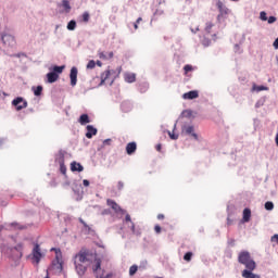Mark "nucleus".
<instances>
[{
	"label": "nucleus",
	"instance_id": "60",
	"mask_svg": "<svg viewBox=\"0 0 278 278\" xmlns=\"http://www.w3.org/2000/svg\"><path fill=\"white\" fill-rule=\"evenodd\" d=\"M0 231H3V226H0Z\"/></svg>",
	"mask_w": 278,
	"mask_h": 278
},
{
	"label": "nucleus",
	"instance_id": "8",
	"mask_svg": "<svg viewBox=\"0 0 278 278\" xmlns=\"http://www.w3.org/2000/svg\"><path fill=\"white\" fill-rule=\"evenodd\" d=\"M106 205H109V207H112L115 214H121V212H123V208H121V205H118V203H116V201L112 199L106 200Z\"/></svg>",
	"mask_w": 278,
	"mask_h": 278
},
{
	"label": "nucleus",
	"instance_id": "42",
	"mask_svg": "<svg viewBox=\"0 0 278 278\" xmlns=\"http://www.w3.org/2000/svg\"><path fill=\"white\" fill-rule=\"evenodd\" d=\"M125 188V182L124 181H118L117 182V190H123Z\"/></svg>",
	"mask_w": 278,
	"mask_h": 278
},
{
	"label": "nucleus",
	"instance_id": "57",
	"mask_svg": "<svg viewBox=\"0 0 278 278\" xmlns=\"http://www.w3.org/2000/svg\"><path fill=\"white\" fill-rule=\"evenodd\" d=\"M275 142H276V144L278 147V134L276 135Z\"/></svg>",
	"mask_w": 278,
	"mask_h": 278
},
{
	"label": "nucleus",
	"instance_id": "47",
	"mask_svg": "<svg viewBox=\"0 0 278 278\" xmlns=\"http://www.w3.org/2000/svg\"><path fill=\"white\" fill-rule=\"evenodd\" d=\"M155 149H156V151L161 152L162 151V143L156 144Z\"/></svg>",
	"mask_w": 278,
	"mask_h": 278
},
{
	"label": "nucleus",
	"instance_id": "51",
	"mask_svg": "<svg viewBox=\"0 0 278 278\" xmlns=\"http://www.w3.org/2000/svg\"><path fill=\"white\" fill-rule=\"evenodd\" d=\"M157 219H159V220H164V214H159V215H157Z\"/></svg>",
	"mask_w": 278,
	"mask_h": 278
},
{
	"label": "nucleus",
	"instance_id": "33",
	"mask_svg": "<svg viewBox=\"0 0 278 278\" xmlns=\"http://www.w3.org/2000/svg\"><path fill=\"white\" fill-rule=\"evenodd\" d=\"M136 273H138V266H136V265L130 266L129 275L134 276V275H136Z\"/></svg>",
	"mask_w": 278,
	"mask_h": 278
},
{
	"label": "nucleus",
	"instance_id": "28",
	"mask_svg": "<svg viewBox=\"0 0 278 278\" xmlns=\"http://www.w3.org/2000/svg\"><path fill=\"white\" fill-rule=\"evenodd\" d=\"M77 27V22H75V20H72V21H70L68 22V24H67V29L70 30V31H74V29Z\"/></svg>",
	"mask_w": 278,
	"mask_h": 278
},
{
	"label": "nucleus",
	"instance_id": "23",
	"mask_svg": "<svg viewBox=\"0 0 278 278\" xmlns=\"http://www.w3.org/2000/svg\"><path fill=\"white\" fill-rule=\"evenodd\" d=\"M10 227H12L13 229H17L18 231H23V229H27V226L16 222L11 223Z\"/></svg>",
	"mask_w": 278,
	"mask_h": 278
},
{
	"label": "nucleus",
	"instance_id": "11",
	"mask_svg": "<svg viewBox=\"0 0 278 278\" xmlns=\"http://www.w3.org/2000/svg\"><path fill=\"white\" fill-rule=\"evenodd\" d=\"M75 268H76V273H78V275L80 277H83V275H86V270H88V268L84 265V263H75Z\"/></svg>",
	"mask_w": 278,
	"mask_h": 278
},
{
	"label": "nucleus",
	"instance_id": "37",
	"mask_svg": "<svg viewBox=\"0 0 278 278\" xmlns=\"http://www.w3.org/2000/svg\"><path fill=\"white\" fill-rule=\"evenodd\" d=\"M184 71H185V75H188V73H190V71H192V65H185L184 66Z\"/></svg>",
	"mask_w": 278,
	"mask_h": 278
},
{
	"label": "nucleus",
	"instance_id": "40",
	"mask_svg": "<svg viewBox=\"0 0 278 278\" xmlns=\"http://www.w3.org/2000/svg\"><path fill=\"white\" fill-rule=\"evenodd\" d=\"M260 16H261V21H268V16H266V12L262 11Z\"/></svg>",
	"mask_w": 278,
	"mask_h": 278
},
{
	"label": "nucleus",
	"instance_id": "15",
	"mask_svg": "<svg viewBox=\"0 0 278 278\" xmlns=\"http://www.w3.org/2000/svg\"><path fill=\"white\" fill-rule=\"evenodd\" d=\"M136 149H138V146L136 144V142L127 143L126 146L127 155H134V153H136Z\"/></svg>",
	"mask_w": 278,
	"mask_h": 278
},
{
	"label": "nucleus",
	"instance_id": "59",
	"mask_svg": "<svg viewBox=\"0 0 278 278\" xmlns=\"http://www.w3.org/2000/svg\"><path fill=\"white\" fill-rule=\"evenodd\" d=\"M45 278H49V271H47V275H46V277Z\"/></svg>",
	"mask_w": 278,
	"mask_h": 278
},
{
	"label": "nucleus",
	"instance_id": "56",
	"mask_svg": "<svg viewBox=\"0 0 278 278\" xmlns=\"http://www.w3.org/2000/svg\"><path fill=\"white\" fill-rule=\"evenodd\" d=\"M137 25H139V23H142V17H139L137 21H136Z\"/></svg>",
	"mask_w": 278,
	"mask_h": 278
},
{
	"label": "nucleus",
	"instance_id": "21",
	"mask_svg": "<svg viewBox=\"0 0 278 278\" xmlns=\"http://www.w3.org/2000/svg\"><path fill=\"white\" fill-rule=\"evenodd\" d=\"M243 223H249L251 220V208H244L243 210Z\"/></svg>",
	"mask_w": 278,
	"mask_h": 278
},
{
	"label": "nucleus",
	"instance_id": "13",
	"mask_svg": "<svg viewBox=\"0 0 278 278\" xmlns=\"http://www.w3.org/2000/svg\"><path fill=\"white\" fill-rule=\"evenodd\" d=\"M182 99L185 100L199 99V91L193 90V91L186 92L182 94Z\"/></svg>",
	"mask_w": 278,
	"mask_h": 278
},
{
	"label": "nucleus",
	"instance_id": "9",
	"mask_svg": "<svg viewBox=\"0 0 278 278\" xmlns=\"http://www.w3.org/2000/svg\"><path fill=\"white\" fill-rule=\"evenodd\" d=\"M185 134H187L188 136H192V138H194V140H199V135H197L194 132V126H185L184 129Z\"/></svg>",
	"mask_w": 278,
	"mask_h": 278
},
{
	"label": "nucleus",
	"instance_id": "49",
	"mask_svg": "<svg viewBox=\"0 0 278 278\" xmlns=\"http://www.w3.org/2000/svg\"><path fill=\"white\" fill-rule=\"evenodd\" d=\"M192 34H197V31H199V26H197L195 28H191Z\"/></svg>",
	"mask_w": 278,
	"mask_h": 278
},
{
	"label": "nucleus",
	"instance_id": "54",
	"mask_svg": "<svg viewBox=\"0 0 278 278\" xmlns=\"http://www.w3.org/2000/svg\"><path fill=\"white\" fill-rule=\"evenodd\" d=\"M110 142H112V140L111 139H106V140L103 141V144H110Z\"/></svg>",
	"mask_w": 278,
	"mask_h": 278
},
{
	"label": "nucleus",
	"instance_id": "61",
	"mask_svg": "<svg viewBox=\"0 0 278 278\" xmlns=\"http://www.w3.org/2000/svg\"><path fill=\"white\" fill-rule=\"evenodd\" d=\"M228 225H231V220L228 219Z\"/></svg>",
	"mask_w": 278,
	"mask_h": 278
},
{
	"label": "nucleus",
	"instance_id": "29",
	"mask_svg": "<svg viewBox=\"0 0 278 278\" xmlns=\"http://www.w3.org/2000/svg\"><path fill=\"white\" fill-rule=\"evenodd\" d=\"M14 251H17L20 253L18 257H23V243H18L13 248Z\"/></svg>",
	"mask_w": 278,
	"mask_h": 278
},
{
	"label": "nucleus",
	"instance_id": "36",
	"mask_svg": "<svg viewBox=\"0 0 278 278\" xmlns=\"http://www.w3.org/2000/svg\"><path fill=\"white\" fill-rule=\"evenodd\" d=\"M167 134L172 140H177L179 138V135H176L175 132L167 131Z\"/></svg>",
	"mask_w": 278,
	"mask_h": 278
},
{
	"label": "nucleus",
	"instance_id": "34",
	"mask_svg": "<svg viewBox=\"0 0 278 278\" xmlns=\"http://www.w3.org/2000/svg\"><path fill=\"white\" fill-rule=\"evenodd\" d=\"M94 66H97V62H94V60H90L87 64V68L92 71V68H94Z\"/></svg>",
	"mask_w": 278,
	"mask_h": 278
},
{
	"label": "nucleus",
	"instance_id": "5",
	"mask_svg": "<svg viewBox=\"0 0 278 278\" xmlns=\"http://www.w3.org/2000/svg\"><path fill=\"white\" fill-rule=\"evenodd\" d=\"M12 105L16 108L17 112H21V110H25V108H27V102L22 97H18L12 101Z\"/></svg>",
	"mask_w": 278,
	"mask_h": 278
},
{
	"label": "nucleus",
	"instance_id": "50",
	"mask_svg": "<svg viewBox=\"0 0 278 278\" xmlns=\"http://www.w3.org/2000/svg\"><path fill=\"white\" fill-rule=\"evenodd\" d=\"M274 49H278V38L274 41Z\"/></svg>",
	"mask_w": 278,
	"mask_h": 278
},
{
	"label": "nucleus",
	"instance_id": "17",
	"mask_svg": "<svg viewBox=\"0 0 278 278\" xmlns=\"http://www.w3.org/2000/svg\"><path fill=\"white\" fill-rule=\"evenodd\" d=\"M98 130L94 128L92 125L87 126V132H86V138L90 139L92 136H97Z\"/></svg>",
	"mask_w": 278,
	"mask_h": 278
},
{
	"label": "nucleus",
	"instance_id": "3",
	"mask_svg": "<svg viewBox=\"0 0 278 278\" xmlns=\"http://www.w3.org/2000/svg\"><path fill=\"white\" fill-rule=\"evenodd\" d=\"M90 261V251L80 250L79 253L75 255L74 263L86 264V262Z\"/></svg>",
	"mask_w": 278,
	"mask_h": 278
},
{
	"label": "nucleus",
	"instance_id": "25",
	"mask_svg": "<svg viewBox=\"0 0 278 278\" xmlns=\"http://www.w3.org/2000/svg\"><path fill=\"white\" fill-rule=\"evenodd\" d=\"M35 97H40L42 94V86H37L31 88Z\"/></svg>",
	"mask_w": 278,
	"mask_h": 278
},
{
	"label": "nucleus",
	"instance_id": "16",
	"mask_svg": "<svg viewBox=\"0 0 278 278\" xmlns=\"http://www.w3.org/2000/svg\"><path fill=\"white\" fill-rule=\"evenodd\" d=\"M48 84H55L58 79H60V75L55 72H50L47 74Z\"/></svg>",
	"mask_w": 278,
	"mask_h": 278
},
{
	"label": "nucleus",
	"instance_id": "10",
	"mask_svg": "<svg viewBox=\"0 0 278 278\" xmlns=\"http://www.w3.org/2000/svg\"><path fill=\"white\" fill-rule=\"evenodd\" d=\"M98 56L100 58V60H112V58H114V52L113 51L104 52L99 50Z\"/></svg>",
	"mask_w": 278,
	"mask_h": 278
},
{
	"label": "nucleus",
	"instance_id": "45",
	"mask_svg": "<svg viewBox=\"0 0 278 278\" xmlns=\"http://www.w3.org/2000/svg\"><path fill=\"white\" fill-rule=\"evenodd\" d=\"M78 220L81 225H84L86 229H88V224H86V222L83 218H79Z\"/></svg>",
	"mask_w": 278,
	"mask_h": 278
},
{
	"label": "nucleus",
	"instance_id": "4",
	"mask_svg": "<svg viewBox=\"0 0 278 278\" xmlns=\"http://www.w3.org/2000/svg\"><path fill=\"white\" fill-rule=\"evenodd\" d=\"M217 9L219 10V14L217 15V21H220L222 18H225L227 14H229V9L223 3V1L218 0Z\"/></svg>",
	"mask_w": 278,
	"mask_h": 278
},
{
	"label": "nucleus",
	"instance_id": "1",
	"mask_svg": "<svg viewBox=\"0 0 278 278\" xmlns=\"http://www.w3.org/2000/svg\"><path fill=\"white\" fill-rule=\"evenodd\" d=\"M238 262L239 264H242L243 266H245L248 270H255L257 266L255 264V261L251 258V253H249L248 251H242L239 253Z\"/></svg>",
	"mask_w": 278,
	"mask_h": 278
},
{
	"label": "nucleus",
	"instance_id": "14",
	"mask_svg": "<svg viewBox=\"0 0 278 278\" xmlns=\"http://www.w3.org/2000/svg\"><path fill=\"white\" fill-rule=\"evenodd\" d=\"M71 170L72 173H83L84 166L81 165V163H77L74 161L71 163Z\"/></svg>",
	"mask_w": 278,
	"mask_h": 278
},
{
	"label": "nucleus",
	"instance_id": "26",
	"mask_svg": "<svg viewBox=\"0 0 278 278\" xmlns=\"http://www.w3.org/2000/svg\"><path fill=\"white\" fill-rule=\"evenodd\" d=\"M62 8L65 10V12H71V2L68 0H63Z\"/></svg>",
	"mask_w": 278,
	"mask_h": 278
},
{
	"label": "nucleus",
	"instance_id": "44",
	"mask_svg": "<svg viewBox=\"0 0 278 278\" xmlns=\"http://www.w3.org/2000/svg\"><path fill=\"white\" fill-rule=\"evenodd\" d=\"M270 242H276V244H278V235H274V236L270 238Z\"/></svg>",
	"mask_w": 278,
	"mask_h": 278
},
{
	"label": "nucleus",
	"instance_id": "38",
	"mask_svg": "<svg viewBox=\"0 0 278 278\" xmlns=\"http://www.w3.org/2000/svg\"><path fill=\"white\" fill-rule=\"evenodd\" d=\"M60 172L62 173V175H66V165H64V163L60 164Z\"/></svg>",
	"mask_w": 278,
	"mask_h": 278
},
{
	"label": "nucleus",
	"instance_id": "31",
	"mask_svg": "<svg viewBox=\"0 0 278 278\" xmlns=\"http://www.w3.org/2000/svg\"><path fill=\"white\" fill-rule=\"evenodd\" d=\"M265 210H267L268 212L275 210V204L273 202H266Z\"/></svg>",
	"mask_w": 278,
	"mask_h": 278
},
{
	"label": "nucleus",
	"instance_id": "41",
	"mask_svg": "<svg viewBox=\"0 0 278 278\" xmlns=\"http://www.w3.org/2000/svg\"><path fill=\"white\" fill-rule=\"evenodd\" d=\"M267 21H268L269 25H273V23H276V22H277V17H275V16H269Z\"/></svg>",
	"mask_w": 278,
	"mask_h": 278
},
{
	"label": "nucleus",
	"instance_id": "39",
	"mask_svg": "<svg viewBox=\"0 0 278 278\" xmlns=\"http://www.w3.org/2000/svg\"><path fill=\"white\" fill-rule=\"evenodd\" d=\"M96 278H112V274H108L106 276H103V274H97Z\"/></svg>",
	"mask_w": 278,
	"mask_h": 278
},
{
	"label": "nucleus",
	"instance_id": "2",
	"mask_svg": "<svg viewBox=\"0 0 278 278\" xmlns=\"http://www.w3.org/2000/svg\"><path fill=\"white\" fill-rule=\"evenodd\" d=\"M50 251L55 253V260L52 261V270L54 273H62L64 270V261H62V250L52 248Z\"/></svg>",
	"mask_w": 278,
	"mask_h": 278
},
{
	"label": "nucleus",
	"instance_id": "53",
	"mask_svg": "<svg viewBox=\"0 0 278 278\" xmlns=\"http://www.w3.org/2000/svg\"><path fill=\"white\" fill-rule=\"evenodd\" d=\"M126 222H127V223H131V216L126 215Z\"/></svg>",
	"mask_w": 278,
	"mask_h": 278
},
{
	"label": "nucleus",
	"instance_id": "52",
	"mask_svg": "<svg viewBox=\"0 0 278 278\" xmlns=\"http://www.w3.org/2000/svg\"><path fill=\"white\" fill-rule=\"evenodd\" d=\"M229 244H230V247H235L236 240L231 239V240L229 241Z\"/></svg>",
	"mask_w": 278,
	"mask_h": 278
},
{
	"label": "nucleus",
	"instance_id": "12",
	"mask_svg": "<svg viewBox=\"0 0 278 278\" xmlns=\"http://www.w3.org/2000/svg\"><path fill=\"white\" fill-rule=\"evenodd\" d=\"M70 79H71V86H77V67H72Z\"/></svg>",
	"mask_w": 278,
	"mask_h": 278
},
{
	"label": "nucleus",
	"instance_id": "48",
	"mask_svg": "<svg viewBox=\"0 0 278 278\" xmlns=\"http://www.w3.org/2000/svg\"><path fill=\"white\" fill-rule=\"evenodd\" d=\"M132 233H136V225L134 223H131V227H130Z\"/></svg>",
	"mask_w": 278,
	"mask_h": 278
},
{
	"label": "nucleus",
	"instance_id": "30",
	"mask_svg": "<svg viewBox=\"0 0 278 278\" xmlns=\"http://www.w3.org/2000/svg\"><path fill=\"white\" fill-rule=\"evenodd\" d=\"M214 27V23H212V22H207L206 23V26H205V31H206V34H212V28Z\"/></svg>",
	"mask_w": 278,
	"mask_h": 278
},
{
	"label": "nucleus",
	"instance_id": "58",
	"mask_svg": "<svg viewBox=\"0 0 278 278\" xmlns=\"http://www.w3.org/2000/svg\"><path fill=\"white\" fill-rule=\"evenodd\" d=\"M134 28L138 29V24L137 23L134 24Z\"/></svg>",
	"mask_w": 278,
	"mask_h": 278
},
{
	"label": "nucleus",
	"instance_id": "43",
	"mask_svg": "<svg viewBox=\"0 0 278 278\" xmlns=\"http://www.w3.org/2000/svg\"><path fill=\"white\" fill-rule=\"evenodd\" d=\"M155 233H162V227L160 225L154 226Z\"/></svg>",
	"mask_w": 278,
	"mask_h": 278
},
{
	"label": "nucleus",
	"instance_id": "32",
	"mask_svg": "<svg viewBox=\"0 0 278 278\" xmlns=\"http://www.w3.org/2000/svg\"><path fill=\"white\" fill-rule=\"evenodd\" d=\"M90 21V13L84 12L83 13V23H88Z\"/></svg>",
	"mask_w": 278,
	"mask_h": 278
},
{
	"label": "nucleus",
	"instance_id": "55",
	"mask_svg": "<svg viewBox=\"0 0 278 278\" xmlns=\"http://www.w3.org/2000/svg\"><path fill=\"white\" fill-rule=\"evenodd\" d=\"M96 64L97 66H100V67L103 66V63L101 61H97Z\"/></svg>",
	"mask_w": 278,
	"mask_h": 278
},
{
	"label": "nucleus",
	"instance_id": "6",
	"mask_svg": "<svg viewBox=\"0 0 278 278\" xmlns=\"http://www.w3.org/2000/svg\"><path fill=\"white\" fill-rule=\"evenodd\" d=\"M1 40L3 45H5V47H14V45H16V39L14 38V36L9 34L2 35Z\"/></svg>",
	"mask_w": 278,
	"mask_h": 278
},
{
	"label": "nucleus",
	"instance_id": "18",
	"mask_svg": "<svg viewBox=\"0 0 278 278\" xmlns=\"http://www.w3.org/2000/svg\"><path fill=\"white\" fill-rule=\"evenodd\" d=\"M99 270H101V258H94L92 271L94 275H99Z\"/></svg>",
	"mask_w": 278,
	"mask_h": 278
},
{
	"label": "nucleus",
	"instance_id": "19",
	"mask_svg": "<svg viewBox=\"0 0 278 278\" xmlns=\"http://www.w3.org/2000/svg\"><path fill=\"white\" fill-rule=\"evenodd\" d=\"M242 277L243 278H261L260 275L253 274V270L248 268L242 271Z\"/></svg>",
	"mask_w": 278,
	"mask_h": 278
},
{
	"label": "nucleus",
	"instance_id": "35",
	"mask_svg": "<svg viewBox=\"0 0 278 278\" xmlns=\"http://www.w3.org/2000/svg\"><path fill=\"white\" fill-rule=\"evenodd\" d=\"M184 260H185V262H191V260H192V252H187L184 255Z\"/></svg>",
	"mask_w": 278,
	"mask_h": 278
},
{
	"label": "nucleus",
	"instance_id": "7",
	"mask_svg": "<svg viewBox=\"0 0 278 278\" xmlns=\"http://www.w3.org/2000/svg\"><path fill=\"white\" fill-rule=\"evenodd\" d=\"M33 260H35L36 264H40V260H42V252H40V245L38 243L33 249Z\"/></svg>",
	"mask_w": 278,
	"mask_h": 278
},
{
	"label": "nucleus",
	"instance_id": "20",
	"mask_svg": "<svg viewBox=\"0 0 278 278\" xmlns=\"http://www.w3.org/2000/svg\"><path fill=\"white\" fill-rule=\"evenodd\" d=\"M110 75H112V72L110 70H106L101 74V85L105 84V81L110 79Z\"/></svg>",
	"mask_w": 278,
	"mask_h": 278
},
{
	"label": "nucleus",
	"instance_id": "22",
	"mask_svg": "<svg viewBox=\"0 0 278 278\" xmlns=\"http://www.w3.org/2000/svg\"><path fill=\"white\" fill-rule=\"evenodd\" d=\"M78 123L80 125H88V123H90V116H88V114L80 115Z\"/></svg>",
	"mask_w": 278,
	"mask_h": 278
},
{
	"label": "nucleus",
	"instance_id": "46",
	"mask_svg": "<svg viewBox=\"0 0 278 278\" xmlns=\"http://www.w3.org/2000/svg\"><path fill=\"white\" fill-rule=\"evenodd\" d=\"M83 185L85 186V188H88V186H90V181H88V179H84Z\"/></svg>",
	"mask_w": 278,
	"mask_h": 278
},
{
	"label": "nucleus",
	"instance_id": "27",
	"mask_svg": "<svg viewBox=\"0 0 278 278\" xmlns=\"http://www.w3.org/2000/svg\"><path fill=\"white\" fill-rule=\"evenodd\" d=\"M64 68H65V66L63 65V66H58V65H55L53 68H52V73H55L56 75H61V73H64Z\"/></svg>",
	"mask_w": 278,
	"mask_h": 278
},
{
	"label": "nucleus",
	"instance_id": "24",
	"mask_svg": "<svg viewBox=\"0 0 278 278\" xmlns=\"http://www.w3.org/2000/svg\"><path fill=\"white\" fill-rule=\"evenodd\" d=\"M125 81L128 84H134V81H136V74H126Z\"/></svg>",
	"mask_w": 278,
	"mask_h": 278
}]
</instances>
